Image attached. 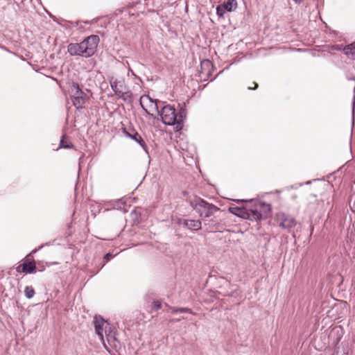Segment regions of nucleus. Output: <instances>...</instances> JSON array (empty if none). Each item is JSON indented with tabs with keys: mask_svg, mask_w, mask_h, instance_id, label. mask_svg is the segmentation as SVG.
I'll return each instance as SVG.
<instances>
[{
	"mask_svg": "<svg viewBox=\"0 0 355 355\" xmlns=\"http://www.w3.org/2000/svg\"><path fill=\"white\" fill-rule=\"evenodd\" d=\"M190 205L202 218L210 217L219 209L216 206L208 203L198 197H195L193 199L191 200Z\"/></svg>",
	"mask_w": 355,
	"mask_h": 355,
	"instance_id": "obj_3",
	"label": "nucleus"
},
{
	"mask_svg": "<svg viewBox=\"0 0 355 355\" xmlns=\"http://www.w3.org/2000/svg\"><path fill=\"white\" fill-rule=\"evenodd\" d=\"M227 11L225 10V9L224 8V7L222 6V4L216 7V14L219 17H222L224 16L225 13Z\"/></svg>",
	"mask_w": 355,
	"mask_h": 355,
	"instance_id": "obj_19",
	"label": "nucleus"
},
{
	"mask_svg": "<svg viewBox=\"0 0 355 355\" xmlns=\"http://www.w3.org/2000/svg\"><path fill=\"white\" fill-rule=\"evenodd\" d=\"M95 331L99 336L100 339L103 341V334L107 336V340L110 342V334H107V327L109 324L101 316H96L93 321Z\"/></svg>",
	"mask_w": 355,
	"mask_h": 355,
	"instance_id": "obj_6",
	"label": "nucleus"
},
{
	"mask_svg": "<svg viewBox=\"0 0 355 355\" xmlns=\"http://www.w3.org/2000/svg\"><path fill=\"white\" fill-rule=\"evenodd\" d=\"M178 311H179L180 313H191V314H194L191 309H189V308H187V307L178 308Z\"/></svg>",
	"mask_w": 355,
	"mask_h": 355,
	"instance_id": "obj_22",
	"label": "nucleus"
},
{
	"mask_svg": "<svg viewBox=\"0 0 355 355\" xmlns=\"http://www.w3.org/2000/svg\"><path fill=\"white\" fill-rule=\"evenodd\" d=\"M277 220L279 221V227L287 230L288 232H290L291 230L297 224L295 219L293 216L284 213H280L277 215Z\"/></svg>",
	"mask_w": 355,
	"mask_h": 355,
	"instance_id": "obj_7",
	"label": "nucleus"
},
{
	"mask_svg": "<svg viewBox=\"0 0 355 355\" xmlns=\"http://www.w3.org/2000/svg\"><path fill=\"white\" fill-rule=\"evenodd\" d=\"M178 224L192 231H197L202 227V223L200 220H188L181 218L179 219Z\"/></svg>",
	"mask_w": 355,
	"mask_h": 355,
	"instance_id": "obj_8",
	"label": "nucleus"
},
{
	"mask_svg": "<svg viewBox=\"0 0 355 355\" xmlns=\"http://www.w3.org/2000/svg\"><path fill=\"white\" fill-rule=\"evenodd\" d=\"M226 11L232 12L237 8L236 0H228L227 2L222 4Z\"/></svg>",
	"mask_w": 355,
	"mask_h": 355,
	"instance_id": "obj_15",
	"label": "nucleus"
},
{
	"mask_svg": "<svg viewBox=\"0 0 355 355\" xmlns=\"http://www.w3.org/2000/svg\"><path fill=\"white\" fill-rule=\"evenodd\" d=\"M229 211L230 213L245 219H248L250 217L248 210L247 209V205L245 207L242 208L238 207H231L229 208Z\"/></svg>",
	"mask_w": 355,
	"mask_h": 355,
	"instance_id": "obj_10",
	"label": "nucleus"
},
{
	"mask_svg": "<svg viewBox=\"0 0 355 355\" xmlns=\"http://www.w3.org/2000/svg\"><path fill=\"white\" fill-rule=\"evenodd\" d=\"M252 84H254V87L250 86L248 87L249 89H255L258 87V84L257 83L254 82Z\"/></svg>",
	"mask_w": 355,
	"mask_h": 355,
	"instance_id": "obj_26",
	"label": "nucleus"
},
{
	"mask_svg": "<svg viewBox=\"0 0 355 355\" xmlns=\"http://www.w3.org/2000/svg\"><path fill=\"white\" fill-rule=\"evenodd\" d=\"M187 112L186 110L181 107L179 110L178 113H176V119H177V130H180L183 128V122L186 118Z\"/></svg>",
	"mask_w": 355,
	"mask_h": 355,
	"instance_id": "obj_13",
	"label": "nucleus"
},
{
	"mask_svg": "<svg viewBox=\"0 0 355 355\" xmlns=\"http://www.w3.org/2000/svg\"><path fill=\"white\" fill-rule=\"evenodd\" d=\"M66 139H67V138L65 137V136H63L60 141V147L64 148H70L72 146V145L68 144Z\"/></svg>",
	"mask_w": 355,
	"mask_h": 355,
	"instance_id": "obj_20",
	"label": "nucleus"
},
{
	"mask_svg": "<svg viewBox=\"0 0 355 355\" xmlns=\"http://www.w3.org/2000/svg\"><path fill=\"white\" fill-rule=\"evenodd\" d=\"M118 98L123 99L125 102L130 103L133 101V95L131 91L126 90V88L118 96Z\"/></svg>",
	"mask_w": 355,
	"mask_h": 355,
	"instance_id": "obj_14",
	"label": "nucleus"
},
{
	"mask_svg": "<svg viewBox=\"0 0 355 355\" xmlns=\"http://www.w3.org/2000/svg\"><path fill=\"white\" fill-rule=\"evenodd\" d=\"M160 116L164 124L177 127L176 112L173 106L170 105L164 106L160 112Z\"/></svg>",
	"mask_w": 355,
	"mask_h": 355,
	"instance_id": "obj_5",
	"label": "nucleus"
},
{
	"mask_svg": "<svg viewBox=\"0 0 355 355\" xmlns=\"http://www.w3.org/2000/svg\"><path fill=\"white\" fill-rule=\"evenodd\" d=\"M123 132L126 137L137 142L145 150H146L147 147L141 135L134 129H131L130 130H124Z\"/></svg>",
	"mask_w": 355,
	"mask_h": 355,
	"instance_id": "obj_9",
	"label": "nucleus"
},
{
	"mask_svg": "<svg viewBox=\"0 0 355 355\" xmlns=\"http://www.w3.org/2000/svg\"><path fill=\"white\" fill-rule=\"evenodd\" d=\"M161 307H162V303H161V302H159L158 300L157 301H154L152 303V309H153L155 311L161 309Z\"/></svg>",
	"mask_w": 355,
	"mask_h": 355,
	"instance_id": "obj_21",
	"label": "nucleus"
},
{
	"mask_svg": "<svg viewBox=\"0 0 355 355\" xmlns=\"http://www.w3.org/2000/svg\"><path fill=\"white\" fill-rule=\"evenodd\" d=\"M25 295L27 298L31 299L35 295V290L32 286H26L24 290Z\"/></svg>",
	"mask_w": 355,
	"mask_h": 355,
	"instance_id": "obj_18",
	"label": "nucleus"
},
{
	"mask_svg": "<svg viewBox=\"0 0 355 355\" xmlns=\"http://www.w3.org/2000/svg\"><path fill=\"white\" fill-rule=\"evenodd\" d=\"M70 91L71 93V98L73 105L76 109H82L86 102L87 94L80 88L76 83H73Z\"/></svg>",
	"mask_w": 355,
	"mask_h": 355,
	"instance_id": "obj_4",
	"label": "nucleus"
},
{
	"mask_svg": "<svg viewBox=\"0 0 355 355\" xmlns=\"http://www.w3.org/2000/svg\"><path fill=\"white\" fill-rule=\"evenodd\" d=\"M111 257H112V255L110 253H107L104 257V259L105 260L106 262H107L110 259Z\"/></svg>",
	"mask_w": 355,
	"mask_h": 355,
	"instance_id": "obj_24",
	"label": "nucleus"
},
{
	"mask_svg": "<svg viewBox=\"0 0 355 355\" xmlns=\"http://www.w3.org/2000/svg\"><path fill=\"white\" fill-rule=\"evenodd\" d=\"M110 86L114 92V94L117 96L123 92V90L125 89V85L123 81L117 80H111Z\"/></svg>",
	"mask_w": 355,
	"mask_h": 355,
	"instance_id": "obj_11",
	"label": "nucleus"
},
{
	"mask_svg": "<svg viewBox=\"0 0 355 355\" xmlns=\"http://www.w3.org/2000/svg\"><path fill=\"white\" fill-rule=\"evenodd\" d=\"M249 220H260L266 218L271 211L270 204L259 200H250L247 205Z\"/></svg>",
	"mask_w": 355,
	"mask_h": 355,
	"instance_id": "obj_2",
	"label": "nucleus"
},
{
	"mask_svg": "<svg viewBox=\"0 0 355 355\" xmlns=\"http://www.w3.org/2000/svg\"><path fill=\"white\" fill-rule=\"evenodd\" d=\"M170 309L171 310V312L173 313H179L178 308L170 307Z\"/></svg>",
	"mask_w": 355,
	"mask_h": 355,
	"instance_id": "obj_25",
	"label": "nucleus"
},
{
	"mask_svg": "<svg viewBox=\"0 0 355 355\" xmlns=\"http://www.w3.org/2000/svg\"><path fill=\"white\" fill-rule=\"evenodd\" d=\"M99 37L92 35L80 43H71L67 46V51L71 55H78L89 58L96 51Z\"/></svg>",
	"mask_w": 355,
	"mask_h": 355,
	"instance_id": "obj_1",
	"label": "nucleus"
},
{
	"mask_svg": "<svg viewBox=\"0 0 355 355\" xmlns=\"http://www.w3.org/2000/svg\"><path fill=\"white\" fill-rule=\"evenodd\" d=\"M201 66H207L209 67L211 66V63L209 60H205L201 62Z\"/></svg>",
	"mask_w": 355,
	"mask_h": 355,
	"instance_id": "obj_23",
	"label": "nucleus"
},
{
	"mask_svg": "<svg viewBox=\"0 0 355 355\" xmlns=\"http://www.w3.org/2000/svg\"><path fill=\"white\" fill-rule=\"evenodd\" d=\"M345 51L348 57L355 59V42L349 44Z\"/></svg>",
	"mask_w": 355,
	"mask_h": 355,
	"instance_id": "obj_17",
	"label": "nucleus"
},
{
	"mask_svg": "<svg viewBox=\"0 0 355 355\" xmlns=\"http://www.w3.org/2000/svg\"><path fill=\"white\" fill-rule=\"evenodd\" d=\"M145 100H147V101H150V103H152L153 104H154V107H155V110L159 112V111H158V106H157V101L153 100L151 98L149 97V96H142L140 98L139 103H140V105L141 106V107L146 112H147V110L144 107V106L143 105V103H142L143 101H145Z\"/></svg>",
	"mask_w": 355,
	"mask_h": 355,
	"instance_id": "obj_16",
	"label": "nucleus"
},
{
	"mask_svg": "<svg viewBox=\"0 0 355 355\" xmlns=\"http://www.w3.org/2000/svg\"><path fill=\"white\" fill-rule=\"evenodd\" d=\"M107 352H108V353H110V354H112V352L110 350H109V349H107Z\"/></svg>",
	"mask_w": 355,
	"mask_h": 355,
	"instance_id": "obj_27",
	"label": "nucleus"
},
{
	"mask_svg": "<svg viewBox=\"0 0 355 355\" xmlns=\"http://www.w3.org/2000/svg\"><path fill=\"white\" fill-rule=\"evenodd\" d=\"M21 268V271L25 273H32L35 272L36 266L34 261H30L27 263H24L23 264L19 265L17 267V271L20 272V268Z\"/></svg>",
	"mask_w": 355,
	"mask_h": 355,
	"instance_id": "obj_12",
	"label": "nucleus"
}]
</instances>
